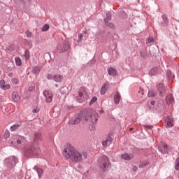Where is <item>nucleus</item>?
Listing matches in <instances>:
<instances>
[{"label":"nucleus","instance_id":"f257e3e1","mask_svg":"<svg viewBox=\"0 0 179 179\" xmlns=\"http://www.w3.org/2000/svg\"><path fill=\"white\" fill-rule=\"evenodd\" d=\"M62 155L66 160H71L73 163H80L85 159H87L86 151L78 150L73 146L65 148L62 151Z\"/></svg>","mask_w":179,"mask_h":179},{"label":"nucleus","instance_id":"f03ea898","mask_svg":"<svg viewBox=\"0 0 179 179\" xmlns=\"http://www.w3.org/2000/svg\"><path fill=\"white\" fill-rule=\"evenodd\" d=\"M80 117L85 122L90 121L91 124H96L99 120V113L84 110L80 112Z\"/></svg>","mask_w":179,"mask_h":179},{"label":"nucleus","instance_id":"7ed1b4c3","mask_svg":"<svg viewBox=\"0 0 179 179\" xmlns=\"http://www.w3.org/2000/svg\"><path fill=\"white\" fill-rule=\"evenodd\" d=\"M97 166L102 171H107L111 167L110 158L106 155L100 157L97 160Z\"/></svg>","mask_w":179,"mask_h":179},{"label":"nucleus","instance_id":"20e7f679","mask_svg":"<svg viewBox=\"0 0 179 179\" xmlns=\"http://www.w3.org/2000/svg\"><path fill=\"white\" fill-rule=\"evenodd\" d=\"M17 163V158L15 156H10L4 159L3 164L8 170H12Z\"/></svg>","mask_w":179,"mask_h":179},{"label":"nucleus","instance_id":"39448f33","mask_svg":"<svg viewBox=\"0 0 179 179\" xmlns=\"http://www.w3.org/2000/svg\"><path fill=\"white\" fill-rule=\"evenodd\" d=\"M40 154V147L30 145L28 146L24 150L25 156H37Z\"/></svg>","mask_w":179,"mask_h":179},{"label":"nucleus","instance_id":"423d86ee","mask_svg":"<svg viewBox=\"0 0 179 179\" xmlns=\"http://www.w3.org/2000/svg\"><path fill=\"white\" fill-rule=\"evenodd\" d=\"M88 97H89V95H87V92L86 91V88L80 87L78 92V96H77L78 103H83L84 101H86Z\"/></svg>","mask_w":179,"mask_h":179},{"label":"nucleus","instance_id":"0eeeda50","mask_svg":"<svg viewBox=\"0 0 179 179\" xmlns=\"http://www.w3.org/2000/svg\"><path fill=\"white\" fill-rule=\"evenodd\" d=\"M150 106H152L156 111H162L164 110V101L162 99H157L156 101H151Z\"/></svg>","mask_w":179,"mask_h":179},{"label":"nucleus","instance_id":"6e6552de","mask_svg":"<svg viewBox=\"0 0 179 179\" xmlns=\"http://www.w3.org/2000/svg\"><path fill=\"white\" fill-rule=\"evenodd\" d=\"M69 48H71V44H69V42L68 41H64V43L57 45V51L60 54H63V52H66V51H68Z\"/></svg>","mask_w":179,"mask_h":179},{"label":"nucleus","instance_id":"1a4fd4ad","mask_svg":"<svg viewBox=\"0 0 179 179\" xmlns=\"http://www.w3.org/2000/svg\"><path fill=\"white\" fill-rule=\"evenodd\" d=\"M26 142V138L22 136H15L14 137L13 141H11V145H14L15 143H17V145H20V143H24Z\"/></svg>","mask_w":179,"mask_h":179},{"label":"nucleus","instance_id":"9d476101","mask_svg":"<svg viewBox=\"0 0 179 179\" xmlns=\"http://www.w3.org/2000/svg\"><path fill=\"white\" fill-rule=\"evenodd\" d=\"M158 150L162 153V155H166V153H169V148L167 144L164 143H160L158 147Z\"/></svg>","mask_w":179,"mask_h":179},{"label":"nucleus","instance_id":"9b49d317","mask_svg":"<svg viewBox=\"0 0 179 179\" xmlns=\"http://www.w3.org/2000/svg\"><path fill=\"white\" fill-rule=\"evenodd\" d=\"M113 134H108L107 138L101 142L102 146H110L113 143Z\"/></svg>","mask_w":179,"mask_h":179},{"label":"nucleus","instance_id":"f8f14e48","mask_svg":"<svg viewBox=\"0 0 179 179\" xmlns=\"http://www.w3.org/2000/svg\"><path fill=\"white\" fill-rule=\"evenodd\" d=\"M81 121L85 122V119H83L80 117V113L78 114V117L72 118L69 121V124L70 125H76V124H79Z\"/></svg>","mask_w":179,"mask_h":179},{"label":"nucleus","instance_id":"ddd939ff","mask_svg":"<svg viewBox=\"0 0 179 179\" xmlns=\"http://www.w3.org/2000/svg\"><path fill=\"white\" fill-rule=\"evenodd\" d=\"M111 20V13H106V17L104 18V23L108 27H110V29L114 28V24L110 22Z\"/></svg>","mask_w":179,"mask_h":179},{"label":"nucleus","instance_id":"4468645a","mask_svg":"<svg viewBox=\"0 0 179 179\" xmlns=\"http://www.w3.org/2000/svg\"><path fill=\"white\" fill-rule=\"evenodd\" d=\"M43 96L45 99L46 103H52V94H51V92L45 90L43 91Z\"/></svg>","mask_w":179,"mask_h":179},{"label":"nucleus","instance_id":"2eb2a0df","mask_svg":"<svg viewBox=\"0 0 179 179\" xmlns=\"http://www.w3.org/2000/svg\"><path fill=\"white\" fill-rule=\"evenodd\" d=\"M134 157H135V155L132 153H125L121 155V159H122V160L129 161L132 160Z\"/></svg>","mask_w":179,"mask_h":179},{"label":"nucleus","instance_id":"dca6fc26","mask_svg":"<svg viewBox=\"0 0 179 179\" xmlns=\"http://www.w3.org/2000/svg\"><path fill=\"white\" fill-rule=\"evenodd\" d=\"M0 89H1V90H8L10 89V85L6 84V82L4 81V80H0Z\"/></svg>","mask_w":179,"mask_h":179},{"label":"nucleus","instance_id":"f3484780","mask_svg":"<svg viewBox=\"0 0 179 179\" xmlns=\"http://www.w3.org/2000/svg\"><path fill=\"white\" fill-rule=\"evenodd\" d=\"M12 100L15 103H19L20 101V96H19L17 92L15 91L12 93Z\"/></svg>","mask_w":179,"mask_h":179},{"label":"nucleus","instance_id":"a211bd4d","mask_svg":"<svg viewBox=\"0 0 179 179\" xmlns=\"http://www.w3.org/2000/svg\"><path fill=\"white\" fill-rule=\"evenodd\" d=\"M165 122L168 128H171L174 127V122H173V118L170 117H166L165 119Z\"/></svg>","mask_w":179,"mask_h":179},{"label":"nucleus","instance_id":"6ab92c4d","mask_svg":"<svg viewBox=\"0 0 179 179\" xmlns=\"http://www.w3.org/2000/svg\"><path fill=\"white\" fill-rule=\"evenodd\" d=\"M157 89L160 94V96H164V85L160 83L157 86Z\"/></svg>","mask_w":179,"mask_h":179},{"label":"nucleus","instance_id":"aec40b11","mask_svg":"<svg viewBox=\"0 0 179 179\" xmlns=\"http://www.w3.org/2000/svg\"><path fill=\"white\" fill-rule=\"evenodd\" d=\"M166 102L168 106H173L174 103V98L173 97V95H168L166 98Z\"/></svg>","mask_w":179,"mask_h":179},{"label":"nucleus","instance_id":"412c9836","mask_svg":"<svg viewBox=\"0 0 179 179\" xmlns=\"http://www.w3.org/2000/svg\"><path fill=\"white\" fill-rule=\"evenodd\" d=\"M53 80L55 82H57V83H59L64 80V76L59 75V74H56L53 76Z\"/></svg>","mask_w":179,"mask_h":179},{"label":"nucleus","instance_id":"4be33fe9","mask_svg":"<svg viewBox=\"0 0 179 179\" xmlns=\"http://www.w3.org/2000/svg\"><path fill=\"white\" fill-rule=\"evenodd\" d=\"M115 104H120V101H121V95L120 93L116 92L113 97Z\"/></svg>","mask_w":179,"mask_h":179},{"label":"nucleus","instance_id":"5701e85b","mask_svg":"<svg viewBox=\"0 0 179 179\" xmlns=\"http://www.w3.org/2000/svg\"><path fill=\"white\" fill-rule=\"evenodd\" d=\"M108 83H104L102 86V87L101 88V94L103 96L104 94H106V92H107V89H108Z\"/></svg>","mask_w":179,"mask_h":179},{"label":"nucleus","instance_id":"b1692460","mask_svg":"<svg viewBox=\"0 0 179 179\" xmlns=\"http://www.w3.org/2000/svg\"><path fill=\"white\" fill-rule=\"evenodd\" d=\"M108 73L110 76H115L117 75V70L113 67L108 69Z\"/></svg>","mask_w":179,"mask_h":179},{"label":"nucleus","instance_id":"393cba45","mask_svg":"<svg viewBox=\"0 0 179 179\" xmlns=\"http://www.w3.org/2000/svg\"><path fill=\"white\" fill-rule=\"evenodd\" d=\"M34 143H38L41 141V136L40 134H35L34 135Z\"/></svg>","mask_w":179,"mask_h":179},{"label":"nucleus","instance_id":"a878e982","mask_svg":"<svg viewBox=\"0 0 179 179\" xmlns=\"http://www.w3.org/2000/svg\"><path fill=\"white\" fill-rule=\"evenodd\" d=\"M34 169L36 171L39 178H41V176H43V169L41 168H38V166H34Z\"/></svg>","mask_w":179,"mask_h":179},{"label":"nucleus","instance_id":"bb28decb","mask_svg":"<svg viewBox=\"0 0 179 179\" xmlns=\"http://www.w3.org/2000/svg\"><path fill=\"white\" fill-rule=\"evenodd\" d=\"M162 17V21L161 22V23L162 26H167V24H169V19L164 15H163Z\"/></svg>","mask_w":179,"mask_h":179},{"label":"nucleus","instance_id":"cd10ccee","mask_svg":"<svg viewBox=\"0 0 179 179\" xmlns=\"http://www.w3.org/2000/svg\"><path fill=\"white\" fill-rule=\"evenodd\" d=\"M20 127H22V123H15L13 126L10 127V131H16V129H19Z\"/></svg>","mask_w":179,"mask_h":179},{"label":"nucleus","instance_id":"c85d7f7f","mask_svg":"<svg viewBox=\"0 0 179 179\" xmlns=\"http://www.w3.org/2000/svg\"><path fill=\"white\" fill-rule=\"evenodd\" d=\"M23 57L25 61H29V59H30V51H29V50H26Z\"/></svg>","mask_w":179,"mask_h":179},{"label":"nucleus","instance_id":"c756f323","mask_svg":"<svg viewBox=\"0 0 179 179\" xmlns=\"http://www.w3.org/2000/svg\"><path fill=\"white\" fill-rule=\"evenodd\" d=\"M157 73V67H154L149 71V75L155 76Z\"/></svg>","mask_w":179,"mask_h":179},{"label":"nucleus","instance_id":"7c9ffc66","mask_svg":"<svg viewBox=\"0 0 179 179\" xmlns=\"http://www.w3.org/2000/svg\"><path fill=\"white\" fill-rule=\"evenodd\" d=\"M40 71H41V66H35L33 69V73L36 75H38V73H40Z\"/></svg>","mask_w":179,"mask_h":179},{"label":"nucleus","instance_id":"2f4dec72","mask_svg":"<svg viewBox=\"0 0 179 179\" xmlns=\"http://www.w3.org/2000/svg\"><path fill=\"white\" fill-rule=\"evenodd\" d=\"M157 93L154 90H150L148 92V97H155L156 96Z\"/></svg>","mask_w":179,"mask_h":179},{"label":"nucleus","instance_id":"473e14b6","mask_svg":"<svg viewBox=\"0 0 179 179\" xmlns=\"http://www.w3.org/2000/svg\"><path fill=\"white\" fill-rule=\"evenodd\" d=\"M15 64L17 66H20L22 65V60H20V58L15 57Z\"/></svg>","mask_w":179,"mask_h":179},{"label":"nucleus","instance_id":"72a5a7b5","mask_svg":"<svg viewBox=\"0 0 179 179\" xmlns=\"http://www.w3.org/2000/svg\"><path fill=\"white\" fill-rule=\"evenodd\" d=\"M175 170H179V157L175 161Z\"/></svg>","mask_w":179,"mask_h":179},{"label":"nucleus","instance_id":"f704fd0d","mask_svg":"<svg viewBox=\"0 0 179 179\" xmlns=\"http://www.w3.org/2000/svg\"><path fill=\"white\" fill-rule=\"evenodd\" d=\"M148 164H149V162L145 161V162L140 164L139 167H140V169H143V167H146V166H148Z\"/></svg>","mask_w":179,"mask_h":179},{"label":"nucleus","instance_id":"c9c22d12","mask_svg":"<svg viewBox=\"0 0 179 179\" xmlns=\"http://www.w3.org/2000/svg\"><path fill=\"white\" fill-rule=\"evenodd\" d=\"M48 29H50V25L48 24H45L42 27V31H47V30H48Z\"/></svg>","mask_w":179,"mask_h":179},{"label":"nucleus","instance_id":"e433bc0d","mask_svg":"<svg viewBox=\"0 0 179 179\" xmlns=\"http://www.w3.org/2000/svg\"><path fill=\"white\" fill-rule=\"evenodd\" d=\"M97 101V98L96 96H93L90 102V106H92V104H94Z\"/></svg>","mask_w":179,"mask_h":179},{"label":"nucleus","instance_id":"4c0bfd02","mask_svg":"<svg viewBox=\"0 0 179 179\" xmlns=\"http://www.w3.org/2000/svg\"><path fill=\"white\" fill-rule=\"evenodd\" d=\"M78 42L81 43L83 38V35L82 34H78Z\"/></svg>","mask_w":179,"mask_h":179},{"label":"nucleus","instance_id":"58836bf2","mask_svg":"<svg viewBox=\"0 0 179 179\" xmlns=\"http://www.w3.org/2000/svg\"><path fill=\"white\" fill-rule=\"evenodd\" d=\"M9 136H10V134L9 133V131H6L4 133V138H6V139H8Z\"/></svg>","mask_w":179,"mask_h":179},{"label":"nucleus","instance_id":"ea45409f","mask_svg":"<svg viewBox=\"0 0 179 179\" xmlns=\"http://www.w3.org/2000/svg\"><path fill=\"white\" fill-rule=\"evenodd\" d=\"M166 73L167 78H170L171 75H173V73H171V71L170 70H166Z\"/></svg>","mask_w":179,"mask_h":179},{"label":"nucleus","instance_id":"a19ab883","mask_svg":"<svg viewBox=\"0 0 179 179\" xmlns=\"http://www.w3.org/2000/svg\"><path fill=\"white\" fill-rule=\"evenodd\" d=\"M12 83H13V85H17L19 83V80H17L16 78H13Z\"/></svg>","mask_w":179,"mask_h":179},{"label":"nucleus","instance_id":"79ce46f5","mask_svg":"<svg viewBox=\"0 0 179 179\" xmlns=\"http://www.w3.org/2000/svg\"><path fill=\"white\" fill-rule=\"evenodd\" d=\"M90 129H91V131H94V129H96V126L94 125V124L90 125L89 127Z\"/></svg>","mask_w":179,"mask_h":179},{"label":"nucleus","instance_id":"37998d69","mask_svg":"<svg viewBox=\"0 0 179 179\" xmlns=\"http://www.w3.org/2000/svg\"><path fill=\"white\" fill-rule=\"evenodd\" d=\"M25 34H26L27 37H31V32H30L29 31H27L25 32Z\"/></svg>","mask_w":179,"mask_h":179},{"label":"nucleus","instance_id":"c03bdc74","mask_svg":"<svg viewBox=\"0 0 179 179\" xmlns=\"http://www.w3.org/2000/svg\"><path fill=\"white\" fill-rule=\"evenodd\" d=\"M144 128H145L146 129H152V128H153V126H152V125H144Z\"/></svg>","mask_w":179,"mask_h":179},{"label":"nucleus","instance_id":"a18cd8bd","mask_svg":"<svg viewBox=\"0 0 179 179\" xmlns=\"http://www.w3.org/2000/svg\"><path fill=\"white\" fill-rule=\"evenodd\" d=\"M153 41H155V38H148V43H153Z\"/></svg>","mask_w":179,"mask_h":179},{"label":"nucleus","instance_id":"49530a36","mask_svg":"<svg viewBox=\"0 0 179 179\" xmlns=\"http://www.w3.org/2000/svg\"><path fill=\"white\" fill-rule=\"evenodd\" d=\"M28 90L29 92H33L34 90V86L29 87Z\"/></svg>","mask_w":179,"mask_h":179},{"label":"nucleus","instance_id":"de8ad7c7","mask_svg":"<svg viewBox=\"0 0 179 179\" xmlns=\"http://www.w3.org/2000/svg\"><path fill=\"white\" fill-rule=\"evenodd\" d=\"M138 94H141V96H143L144 94L143 90L141 89L138 91Z\"/></svg>","mask_w":179,"mask_h":179},{"label":"nucleus","instance_id":"09e8293b","mask_svg":"<svg viewBox=\"0 0 179 179\" xmlns=\"http://www.w3.org/2000/svg\"><path fill=\"white\" fill-rule=\"evenodd\" d=\"M39 110L38 108H34L33 110H32V113H38Z\"/></svg>","mask_w":179,"mask_h":179},{"label":"nucleus","instance_id":"8fccbe9b","mask_svg":"<svg viewBox=\"0 0 179 179\" xmlns=\"http://www.w3.org/2000/svg\"><path fill=\"white\" fill-rule=\"evenodd\" d=\"M48 80L53 79V76H52L51 75H48Z\"/></svg>","mask_w":179,"mask_h":179},{"label":"nucleus","instance_id":"3c124183","mask_svg":"<svg viewBox=\"0 0 179 179\" xmlns=\"http://www.w3.org/2000/svg\"><path fill=\"white\" fill-rule=\"evenodd\" d=\"M8 76H9L10 78H12V76H13V73H8Z\"/></svg>","mask_w":179,"mask_h":179},{"label":"nucleus","instance_id":"603ef678","mask_svg":"<svg viewBox=\"0 0 179 179\" xmlns=\"http://www.w3.org/2000/svg\"><path fill=\"white\" fill-rule=\"evenodd\" d=\"M2 76V71L0 70V78H1Z\"/></svg>","mask_w":179,"mask_h":179},{"label":"nucleus","instance_id":"864d4df0","mask_svg":"<svg viewBox=\"0 0 179 179\" xmlns=\"http://www.w3.org/2000/svg\"><path fill=\"white\" fill-rule=\"evenodd\" d=\"M55 86H56V87H58V84H56Z\"/></svg>","mask_w":179,"mask_h":179},{"label":"nucleus","instance_id":"5fc2aeb1","mask_svg":"<svg viewBox=\"0 0 179 179\" xmlns=\"http://www.w3.org/2000/svg\"><path fill=\"white\" fill-rule=\"evenodd\" d=\"M132 129H133L132 128H130V131H132Z\"/></svg>","mask_w":179,"mask_h":179},{"label":"nucleus","instance_id":"6e6d98bb","mask_svg":"<svg viewBox=\"0 0 179 179\" xmlns=\"http://www.w3.org/2000/svg\"><path fill=\"white\" fill-rule=\"evenodd\" d=\"M150 108H152V106H150Z\"/></svg>","mask_w":179,"mask_h":179},{"label":"nucleus","instance_id":"4d7b16f0","mask_svg":"<svg viewBox=\"0 0 179 179\" xmlns=\"http://www.w3.org/2000/svg\"><path fill=\"white\" fill-rule=\"evenodd\" d=\"M0 55H1V51H0Z\"/></svg>","mask_w":179,"mask_h":179}]
</instances>
